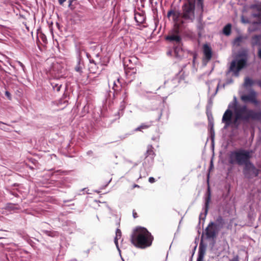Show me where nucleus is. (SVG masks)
<instances>
[{"label": "nucleus", "mask_w": 261, "mask_h": 261, "mask_svg": "<svg viewBox=\"0 0 261 261\" xmlns=\"http://www.w3.org/2000/svg\"><path fill=\"white\" fill-rule=\"evenodd\" d=\"M225 224V221L221 216L217 217L215 221L211 222L205 230L206 238L216 239L219 231L224 227Z\"/></svg>", "instance_id": "4"}, {"label": "nucleus", "mask_w": 261, "mask_h": 261, "mask_svg": "<svg viewBox=\"0 0 261 261\" xmlns=\"http://www.w3.org/2000/svg\"><path fill=\"white\" fill-rule=\"evenodd\" d=\"M257 56L258 58H259L261 60V47H259L258 49Z\"/></svg>", "instance_id": "39"}, {"label": "nucleus", "mask_w": 261, "mask_h": 261, "mask_svg": "<svg viewBox=\"0 0 261 261\" xmlns=\"http://www.w3.org/2000/svg\"><path fill=\"white\" fill-rule=\"evenodd\" d=\"M43 232L46 235L51 237H55L58 236V233L56 231H49V230H43Z\"/></svg>", "instance_id": "26"}, {"label": "nucleus", "mask_w": 261, "mask_h": 261, "mask_svg": "<svg viewBox=\"0 0 261 261\" xmlns=\"http://www.w3.org/2000/svg\"><path fill=\"white\" fill-rule=\"evenodd\" d=\"M148 180L150 183H153L155 181V179L152 177H150L149 178Z\"/></svg>", "instance_id": "41"}, {"label": "nucleus", "mask_w": 261, "mask_h": 261, "mask_svg": "<svg viewBox=\"0 0 261 261\" xmlns=\"http://www.w3.org/2000/svg\"><path fill=\"white\" fill-rule=\"evenodd\" d=\"M196 246H195V247L194 248V250L193 251L192 254L191 256H190V258L189 259V261H192L193 257L194 256V253H195V250H196Z\"/></svg>", "instance_id": "36"}, {"label": "nucleus", "mask_w": 261, "mask_h": 261, "mask_svg": "<svg viewBox=\"0 0 261 261\" xmlns=\"http://www.w3.org/2000/svg\"><path fill=\"white\" fill-rule=\"evenodd\" d=\"M133 217H134V218H137L138 217L137 213L135 212L134 211H133Z\"/></svg>", "instance_id": "44"}, {"label": "nucleus", "mask_w": 261, "mask_h": 261, "mask_svg": "<svg viewBox=\"0 0 261 261\" xmlns=\"http://www.w3.org/2000/svg\"><path fill=\"white\" fill-rule=\"evenodd\" d=\"M123 101H124L125 99V97H126V93H124V94H123Z\"/></svg>", "instance_id": "47"}, {"label": "nucleus", "mask_w": 261, "mask_h": 261, "mask_svg": "<svg viewBox=\"0 0 261 261\" xmlns=\"http://www.w3.org/2000/svg\"><path fill=\"white\" fill-rule=\"evenodd\" d=\"M206 249V245L202 241L200 243L198 250V255L197 261H203L204 255Z\"/></svg>", "instance_id": "14"}, {"label": "nucleus", "mask_w": 261, "mask_h": 261, "mask_svg": "<svg viewBox=\"0 0 261 261\" xmlns=\"http://www.w3.org/2000/svg\"><path fill=\"white\" fill-rule=\"evenodd\" d=\"M239 57H241V59L231 62L227 74L230 72H233V75L238 76L240 70L245 66L247 60V51L246 50L243 51L239 54Z\"/></svg>", "instance_id": "5"}, {"label": "nucleus", "mask_w": 261, "mask_h": 261, "mask_svg": "<svg viewBox=\"0 0 261 261\" xmlns=\"http://www.w3.org/2000/svg\"><path fill=\"white\" fill-rule=\"evenodd\" d=\"M233 124L238 127L240 121L248 122L250 119L261 120V111H256L247 108L246 105H240L233 111Z\"/></svg>", "instance_id": "1"}, {"label": "nucleus", "mask_w": 261, "mask_h": 261, "mask_svg": "<svg viewBox=\"0 0 261 261\" xmlns=\"http://www.w3.org/2000/svg\"><path fill=\"white\" fill-rule=\"evenodd\" d=\"M173 13V10H169L168 13H167V16L169 18L170 16H172V14Z\"/></svg>", "instance_id": "35"}, {"label": "nucleus", "mask_w": 261, "mask_h": 261, "mask_svg": "<svg viewBox=\"0 0 261 261\" xmlns=\"http://www.w3.org/2000/svg\"><path fill=\"white\" fill-rule=\"evenodd\" d=\"M178 82V80L177 77L167 80L164 82L165 87L169 89V92H171L172 90L177 86Z\"/></svg>", "instance_id": "12"}, {"label": "nucleus", "mask_w": 261, "mask_h": 261, "mask_svg": "<svg viewBox=\"0 0 261 261\" xmlns=\"http://www.w3.org/2000/svg\"><path fill=\"white\" fill-rule=\"evenodd\" d=\"M204 0H197V7L200 9L201 13L203 12Z\"/></svg>", "instance_id": "25"}, {"label": "nucleus", "mask_w": 261, "mask_h": 261, "mask_svg": "<svg viewBox=\"0 0 261 261\" xmlns=\"http://www.w3.org/2000/svg\"><path fill=\"white\" fill-rule=\"evenodd\" d=\"M201 20H202V18L201 17H200V18H199L200 23L197 26V28H198V30H201L203 29V26H202V24L201 23Z\"/></svg>", "instance_id": "34"}, {"label": "nucleus", "mask_w": 261, "mask_h": 261, "mask_svg": "<svg viewBox=\"0 0 261 261\" xmlns=\"http://www.w3.org/2000/svg\"><path fill=\"white\" fill-rule=\"evenodd\" d=\"M121 231L120 229H119V228H117L116 231V236L114 239V243H115V244L119 252H120V250L119 248L118 241V240L121 238Z\"/></svg>", "instance_id": "18"}, {"label": "nucleus", "mask_w": 261, "mask_h": 261, "mask_svg": "<svg viewBox=\"0 0 261 261\" xmlns=\"http://www.w3.org/2000/svg\"><path fill=\"white\" fill-rule=\"evenodd\" d=\"M220 82H221V80H219V83H218V85L217 86V89H216V93H217V91L218 90V89L219 88H222V84H221Z\"/></svg>", "instance_id": "37"}, {"label": "nucleus", "mask_w": 261, "mask_h": 261, "mask_svg": "<svg viewBox=\"0 0 261 261\" xmlns=\"http://www.w3.org/2000/svg\"><path fill=\"white\" fill-rule=\"evenodd\" d=\"M254 83L255 81L252 80L251 79L247 77L245 79L244 86L245 87H251L254 84Z\"/></svg>", "instance_id": "23"}, {"label": "nucleus", "mask_w": 261, "mask_h": 261, "mask_svg": "<svg viewBox=\"0 0 261 261\" xmlns=\"http://www.w3.org/2000/svg\"><path fill=\"white\" fill-rule=\"evenodd\" d=\"M84 67V63H83V62L82 60V59L81 58V57L80 56H79V58H78V61H77V65H76V66L75 67V70L77 72H79L80 73H82V69Z\"/></svg>", "instance_id": "17"}, {"label": "nucleus", "mask_w": 261, "mask_h": 261, "mask_svg": "<svg viewBox=\"0 0 261 261\" xmlns=\"http://www.w3.org/2000/svg\"><path fill=\"white\" fill-rule=\"evenodd\" d=\"M232 112L231 110L227 109L223 114L222 121L225 123V127L229 126L231 123L233 124L232 121Z\"/></svg>", "instance_id": "10"}, {"label": "nucleus", "mask_w": 261, "mask_h": 261, "mask_svg": "<svg viewBox=\"0 0 261 261\" xmlns=\"http://www.w3.org/2000/svg\"><path fill=\"white\" fill-rule=\"evenodd\" d=\"M212 163H213V162L211 161V166H212Z\"/></svg>", "instance_id": "50"}, {"label": "nucleus", "mask_w": 261, "mask_h": 261, "mask_svg": "<svg viewBox=\"0 0 261 261\" xmlns=\"http://www.w3.org/2000/svg\"><path fill=\"white\" fill-rule=\"evenodd\" d=\"M244 39H245V38L241 36H238L233 40L234 44L236 45L237 46H240V43L243 41Z\"/></svg>", "instance_id": "27"}, {"label": "nucleus", "mask_w": 261, "mask_h": 261, "mask_svg": "<svg viewBox=\"0 0 261 261\" xmlns=\"http://www.w3.org/2000/svg\"><path fill=\"white\" fill-rule=\"evenodd\" d=\"M113 85H114V87L113 88L114 89V90H116L115 89V87L117 86L116 82H114Z\"/></svg>", "instance_id": "45"}, {"label": "nucleus", "mask_w": 261, "mask_h": 261, "mask_svg": "<svg viewBox=\"0 0 261 261\" xmlns=\"http://www.w3.org/2000/svg\"><path fill=\"white\" fill-rule=\"evenodd\" d=\"M166 40L174 45L180 44L182 43L181 37L179 35L178 31L170 32L165 38Z\"/></svg>", "instance_id": "9"}, {"label": "nucleus", "mask_w": 261, "mask_h": 261, "mask_svg": "<svg viewBox=\"0 0 261 261\" xmlns=\"http://www.w3.org/2000/svg\"><path fill=\"white\" fill-rule=\"evenodd\" d=\"M242 172L245 178L252 179L257 177L259 173V170L257 169L251 161L242 166Z\"/></svg>", "instance_id": "7"}, {"label": "nucleus", "mask_w": 261, "mask_h": 261, "mask_svg": "<svg viewBox=\"0 0 261 261\" xmlns=\"http://www.w3.org/2000/svg\"><path fill=\"white\" fill-rule=\"evenodd\" d=\"M238 101L236 96H234L233 100L228 105V109L235 110L236 108H238L239 106L237 105Z\"/></svg>", "instance_id": "21"}, {"label": "nucleus", "mask_w": 261, "mask_h": 261, "mask_svg": "<svg viewBox=\"0 0 261 261\" xmlns=\"http://www.w3.org/2000/svg\"><path fill=\"white\" fill-rule=\"evenodd\" d=\"M180 16V13L173 10V13L172 14V19L174 22H177Z\"/></svg>", "instance_id": "28"}, {"label": "nucleus", "mask_w": 261, "mask_h": 261, "mask_svg": "<svg viewBox=\"0 0 261 261\" xmlns=\"http://www.w3.org/2000/svg\"><path fill=\"white\" fill-rule=\"evenodd\" d=\"M252 153V150L243 148L231 151L228 154V163L231 165L242 166L251 161Z\"/></svg>", "instance_id": "3"}, {"label": "nucleus", "mask_w": 261, "mask_h": 261, "mask_svg": "<svg viewBox=\"0 0 261 261\" xmlns=\"http://www.w3.org/2000/svg\"><path fill=\"white\" fill-rule=\"evenodd\" d=\"M251 44L252 47L261 46V35H255L252 37Z\"/></svg>", "instance_id": "16"}, {"label": "nucleus", "mask_w": 261, "mask_h": 261, "mask_svg": "<svg viewBox=\"0 0 261 261\" xmlns=\"http://www.w3.org/2000/svg\"><path fill=\"white\" fill-rule=\"evenodd\" d=\"M5 95L7 97L8 99L11 100V98H12L11 95L9 91H6L5 92Z\"/></svg>", "instance_id": "33"}, {"label": "nucleus", "mask_w": 261, "mask_h": 261, "mask_svg": "<svg viewBox=\"0 0 261 261\" xmlns=\"http://www.w3.org/2000/svg\"><path fill=\"white\" fill-rule=\"evenodd\" d=\"M66 0H58L59 3L60 5H62Z\"/></svg>", "instance_id": "43"}, {"label": "nucleus", "mask_w": 261, "mask_h": 261, "mask_svg": "<svg viewBox=\"0 0 261 261\" xmlns=\"http://www.w3.org/2000/svg\"><path fill=\"white\" fill-rule=\"evenodd\" d=\"M146 158L149 157L151 160H152L154 156V153L153 151V147L151 145H148L147 146V150L146 152Z\"/></svg>", "instance_id": "20"}, {"label": "nucleus", "mask_w": 261, "mask_h": 261, "mask_svg": "<svg viewBox=\"0 0 261 261\" xmlns=\"http://www.w3.org/2000/svg\"><path fill=\"white\" fill-rule=\"evenodd\" d=\"M92 152L91 151H89L87 152V153H88V154H91V153H92Z\"/></svg>", "instance_id": "48"}, {"label": "nucleus", "mask_w": 261, "mask_h": 261, "mask_svg": "<svg viewBox=\"0 0 261 261\" xmlns=\"http://www.w3.org/2000/svg\"><path fill=\"white\" fill-rule=\"evenodd\" d=\"M135 19L138 24H141L145 21V17L143 14H141L139 13H135Z\"/></svg>", "instance_id": "19"}, {"label": "nucleus", "mask_w": 261, "mask_h": 261, "mask_svg": "<svg viewBox=\"0 0 261 261\" xmlns=\"http://www.w3.org/2000/svg\"><path fill=\"white\" fill-rule=\"evenodd\" d=\"M0 128L2 130H6L7 129L6 124L0 121Z\"/></svg>", "instance_id": "31"}, {"label": "nucleus", "mask_w": 261, "mask_h": 261, "mask_svg": "<svg viewBox=\"0 0 261 261\" xmlns=\"http://www.w3.org/2000/svg\"><path fill=\"white\" fill-rule=\"evenodd\" d=\"M151 125V123H143L141 125H140L139 126H138L137 128L135 129V130L136 131H140L142 129H147L149 128Z\"/></svg>", "instance_id": "24"}, {"label": "nucleus", "mask_w": 261, "mask_h": 261, "mask_svg": "<svg viewBox=\"0 0 261 261\" xmlns=\"http://www.w3.org/2000/svg\"><path fill=\"white\" fill-rule=\"evenodd\" d=\"M229 261H239L238 255L234 256L232 259H230Z\"/></svg>", "instance_id": "38"}, {"label": "nucleus", "mask_w": 261, "mask_h": 261, "mask_svg": "<svg viewBox=\"0 0 261 261\" xmlns=\"http://www.w3.org/2000/svg\"><path fill=\"white\" fill-rule=\"evenodd\" d=\"M255 83L261 88V80H257L255 81Z\"/></svg>", "instance_id": "42"}, {"label": "nucleus", "mask_w": 261, "mask_h": 261, "mask_svg": "<svg viewBox=\"0 0 261 261\" xmlns=\"http://www.w3.org/2000/svg\"><path fill=\"white\" fill-rule=\"evenodd\" d=\"M211 135H214V128H213V124H212L211 125Z\"/></svg>", "instance_id": "40"}, {"label": "nucleus", "mask_w": 261, "mask_h": 261, "mask_svg": "<svg viewBox=\"0 0 261 261\" xmlns=\"http://www.w3.org/2000/svg\"><path fill=\"white\" fill-rule=\"evenodd\" d=\"M195 1L188 0L182 6V17L189 22L195 19Z\"/></svg>", "instance_id": "6"}, {"label": "nucleus", "mask_w": 261, "mask_h": 261, "mask_svg": "<svg viewBox=\"0 0 261 261\" xmlns=\"http://www.w3.org/2000/svg\"><path fill=\"white\" fill-rule=\"evenodd\" d=\"M181 46L182 43L174 46V52L176 58H181L184 56V50Z\"/></svg>", "instance_id": "15"}, {"label": "nucleus", "mask_w": 261, "mask_h": 261, "mask_svg": "<svg viewBox=\"0 0 261 261\" xmlns=\"http://www.w3.org/2000/svg\"><path fill=\"white\" fill-rule=\"evenodd\" d=\"M203 54L204 56L203 62L207 63L212 58V49L207 44H204L203 47Z\"/></svg>", "instance_id": "13"}, {"label": "nucleus", "mask_w": 261, "mask_h": 261, "mask_svg": "<svg viewBox=\"0 0 261 261\" xmlns=\"http://www.w3.org/2000/svg\"><path fill=\"white\" fill-rule=\"evenodd\" d=\"M90 62L91 64H94L95 65H96L95 61L93 60H90Z\"/></svg>", "instance_id": "46"}, {"label": "nucleus", "mask_w": 261, "mask_h": 261, "mask_svg": "<svg viewBox=\"0 0 261 261\" xmlns=\"http://www.w3.org/2000/svg\"><path fill=\"white\" fill-rule=\"evenodd\" d=\"M17 64L21 67L22 70L25 72V66L20 61L17 62Z\"/></svg>", "instance_id": "32"}, {"label": "nucleus", "mask_w": 261, "mask_h": 261, "mask_svg": "<svg viewBox=\"0 0 261 261\" xmlns=\"http://www.w3.org/2000/svg\"><path fill=\"white\" fill-rule=\"evenodd\" d=\"M207 193H208L207 196L205 198L204 206L203 207V210L204 211V214L201 213L200 214V215H199V219L200 220L202 219V220H204V219L206 217V216L207 214L208 205H209V203L211 201V193H210V191L209 188H208Z\"/></svg>", "instance_id": "11"}, {"label": "nucleus", "mask_w": 261, "mask_h": 261, "mask_svg": "<svg viewBox=\"0 0 261 261\" xmlns=\"http://www.w3.org/2000/svg\"><path fill=\"white\" fill-rule=\"evenodd\" d=\"M231 24L230 23L227 24L223 29V33L226 36H229L231 33Z\"/></svg>", "instance_id": "22"}, {"label": "nucleus", "mask_w": 261, "mask_h": 261, "mask_svg": "<svg viewBox=\"0 0 261 261\" xmlns=\"http://www.w3.org/2000/svg\"><path fill=\"white\" fill-rule=\"evenodd\" d=\"M153 239V237L146 228L138 227L132 235L131 242L137 247L145 248L151 245Z\"/></svg>", "instance_id": "2"}, {"label": "nucleus", "mask_w": 261, "mask_h": 261, "mask_svg": "<svg viewBox=\"0 0 261 261\" xmlns=\"http://www.w3.org/2000/svg\"><path fill=\"white\" fill-rule=\"evenodd\" d=\"M134 187H139V186H138L137 185H135Z\"/></svg>", "instance_id": "49"}, {"label": "nucleus", "mask_w": 261, "mask_h": 261, "mask_svg": "<svg viewBox=\"0 0 261 261\" xmlns=\"http://www.w3.org/2000/svg\"><path fill=\"white\" fill-rule=\"evenodd\" d=\"M233 83V80L231 79H228L227 80L226 82L224 84H222V88H224L226 86V85H228L230 84H231Z\"/></svg>", "instance_id": "30"}, {"label": "nucleus", "mask_w": 261, "mask_h": 261, "mask_svg": "<svg viewBox=\"0 0 261 261\" xmlns=\"http://www.w3.org/2000/svg\"><path fill=\"white\" fill-rule=\"evenodd\" d=\"M257 93L254 90H251L248 94H244L241 96V99L244 102H250L255 106L260 105V101L257 99Z\"/></svg>", "instance_id": "8"}, {"label": "nucleus", "mask_w": 261, "mask_h": 261, "mask_svg": "<svg viewBox=\"0 0 261 261\" xmlns=\"http://www.w3.org/2000/svg\"><path fill=\"white\" fill-rule=\"evenodd\" d=\"M51 85H52V87H53V88L54 89V91H56L57 92H59L60 90V89L62 87V85L61 84H57V83H51Z\"/></svg>", "instance_id": "29"}]
</instances>
